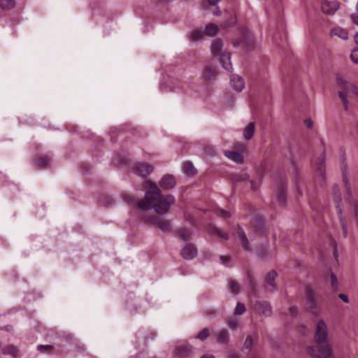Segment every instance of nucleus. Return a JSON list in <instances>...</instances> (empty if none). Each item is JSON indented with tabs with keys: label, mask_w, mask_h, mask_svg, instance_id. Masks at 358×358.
<instances>
[{
	"label": "nucleus",
	"mask_w": 358,
	"mask_h": 358,
	"mask_svg": "<svg viewBox=\"0 0 358 358\" xmlns=\"http://www.w3.org/2000/svg\"><path fill=\"white\" fill-rule=\"evenodd\" d=\"M235 103V100L233 97L229 99H226L224 101V104L226 105H228V106H233Z\"/></svg>",
	"instance_id": "obj_49"
},
{
	"label": "nucleus",
	"mask_w": 358,
	"mask_h": 358,
	"mask_svg": "<svg viewBox=\"0 0 358 358\" xmlns=\"http://www.w3.org/2000/svg\"><path fill=\"white\" fill-rule=\"evenodd\" d=\"M6 330L8 331H13V327L12 326H6L5 327Z\"/></svg>",
	"instance_id": "obj_57"
},
{
	"label": "nucleus",
	"mask_w": 358,
	"mask_h": 358,
	"mask_svg": "<svg viewBox=\"0 0 358 358\" xmlns=\"http://www.w3.org/2000/svg\"><path fill=\"white\" fill-rule=\"evenodd\" d=\"M217 341L220 343H228L229 341V334L226 329H222L219 331Z\"/></svg>",
	"instance_id": "obj_25"
},
{
	"label": "nucleus",
	"mask_w": 358,
	"mask_h": 358,
	"mask_svg": "<svg viewBox=\"0 0 358 358\" xmlns=\"http://www.w3.org/2000/svg\"><path fill=\"white\" fill-rule=\"evenodd\" d=\"M253 344L252 338L250 336H248L243 343V350H250Z\"/></svg>",
	"instance_id": "obj_39"
},
{
	"label": "nucleus",
	"mask_w": 358,
	"mask_h": 358,
	"mask_svg": "<svg viewBox=\"0 0 358 358\" xmlns=\"http://www.w3.org/2000/svg\"><path fill=\"white\" fill-rule=\"evenodd\" d=\"M151 222L164 232H168L171 230V224L169 220L159 217H153L151 219Z\"/></svg>",
	"instance_id": "obj_12"
},
{
	"label": "nucleus",
	"mask_w": 358,
	"mask_h": 358,
	"mask_svg": "<svg viewBox=\"0 0 358 358\" xmlns=\"http://www.w3.org/2000/svg\"><path fill=\"white\" fill-rule=\"evenodd\" d=\"M209 329L207 328H204L198 333V334L196 336V338H198L201 341H204L209 336Z\"/></svg>",
	"instance_id": "obj_33"
},
{
	"label": "nucleus",
	"mask_w": 358,
	"mask_h": 358,
	"mask_svg": "<svg viewBox=\"0 0 358 358\" xmlns=\"http://www.w3.org/2000/svg\"><path fill=\"white\" fill-rule=\"evenodd\" d=\"M347 192H348V194H350V189L348 187H347Z\"/></svg>",
	"instance_id": "obj_64"
},
{
	"label": "nucleus",
	"mask_w": 358,
	"mask_h": 358,
	"mask_svg": "<svg viewBox=\"0 0 358 358\" xmlns=\"http://www.w3.org/2000/svg\"><path fill=\"white\" fill-rule=\"evenodd\" d=\"M289 311L292 317H296L297 315L298 308L296 306H292L289 308Z\"/></svg>",
	"instance_id": "obj_46"
},
{
	"label": "nucleus",
	"mask_w": 358,
	"mask_h": 358,
	"mask_svg": "<svg viewBox=\"0 0 358 358\" xmlns=\"http://www.w3.org/2000/svg\"><path fill=\"white\" fill-rule=\"evenodd\" d=\"M236 149L239 150H244V145H237L236 146Z\"/></svg>",
	"instance_id": "obj_56"
},
{
	"label": "nucleus",
	"mask_w": 358,
	"mask_h": 358,
	"mask_svg": "<svg viewBox=\"0 0 358 358\" xmlns=\"http://www.w3.org/2000/svg\"><path fill=\"white\" fill-rule=\"evenodd\" d=\"M253 309L257 313L262 314L266 317H269L272 314L271 306L267 301H256L253 304Z\"/></svg>",
	"instance_id": "obj_7"
},
{
	"label": "nucleus",
	"mask_w": 358,
	"mask_h": 358,
	"mask_svg": "<svg viewBox=\"0 0 358 358\" xmlns=\"http://www.w3.org/2000/svg\"><path fill=\"white\" fill-rule=\"evenodd\" d=\"M338 298L341 299L344 303H348L349 302V299L347 295L344 294H339Z\"/></svg>",
	"instance_id": "obj_48"
},
{
	"label": "nucleus",
	"mask_w": 358,
	"mask_h": 358,
	"mask_svg": "<svg viewBox=\"0 0 358 358\" xmlns=\"http://www.w3.org/2000/svg\"><path fill=\"white\" fill-rule=\"evenodd\" d=\"M259 255H260V256H261L262 257H266V253L264 254V253H263L262 252H260Z\"/></svg>",
	"instance_id": "obj_62"
},
{
	"label": "nucleus",
	"mask_w": 358,
	"mask_h": 358,
	"mask_svg": "<svg viewBox=\"0 0 358 358\" xmlns=\"http://www.w3.org/2000/svg\"><path fill=\"white\" fill-rule=\"evenodd\" d=\"M124 200L134 206H138L143 210L153 208L160 215L166 213L170 206L174 203L173 196L163 195L159 188H155V192H147L145 199L141 201L136 200L129 195L124 196Z\"/></svg>",
	"instance_id": "obj_1"
},
{
	"label": "nucleus",
	"mask_w": 358,
	"mask_h": 358,
	"mask_svg": "<svg viewBox=\"0 0 358 358\" xmlns=\"http://www.w3.org/2000/svg\"><path fill=\"white\" fill-rule=\"evenodd\" d=\"M143 187L145 189H150L148 192H155V188H158L155 183L150 180H147L144 182Z\"/></svg>",
	"instance_id": "obj_36"
},
{
	"label": "nucleus",
	"mask_w": 358,
	"mask_h": 358,
	"mask_svg": "<svg viewBox=\"0 0 358 358\" xmlns=\"http://www.w3.org/2000/svg\"><path fill=\"white\" fill-rule=\"evenodd\" d=\"M348 30L339 26L333 27L330 31V36L332 38L336 37L344 41L348 39Z\"/></svg>",
	"instance_id": "obj_13"
},
{
	"label": "nucleus",
	"mask_w": 358,
	"mask_h": 358,
	"mask_svg": "<svg viewBox=\"0 0 358 358\" xmlns=\"http://www.w3.org/2000/svg\"><path fill=\"white\" fill-rule=\"evenodd\" d=\"M176 184L174 177L171 175L164 176L160 181V187L163 189H170L175 187Z\"/></svg>",
	"instance_id": "obj_15"
},
{
	"label": "nucleus",
	"mask_w": 358,
	"mask_h": 358,
	"mask_svg": "<svg viewBox=\"0 0 358 358\" xmlns=\"http://www.w3.org/2000/svg\"><path fill=\"white\" fill-rule=\"evenodd\" d=\"M184 170L186 173L193 176L196 173V170L191 162H187L184 164Z\"/></svg>",
	"instance_id": "obj_32"
},
{
	"label": "nucleus",
	"mask_w": 358,
	"mask_h": 358,
	"mask_svg": "<svg viewBox=\"0 0 358 358\" xmlns=\"http://www.w3.org/2000/svg\"><path fill=\"white\" fill-rule=\"evenodd\" d=\"M308 309L310 312L314 315L318 316L321 314V310L315 302L308 303Z\"/></svg>",
	"instance_id": "obj_31"
},
{
	"label": "nucleus",
	"mask_w": 358,
	"mask_h": 358,
	"mask_svg": "<svg viewBox=\"0 0 358 358\" xmlns=\"http://www.w3.org/2000/svg\"><path fill=\"white\" fill-rule=\"evenodd\" d=\"M334 201L336 205V211L338 215L340 224L343 230V236H348V224L345 216L343 213V208L341 205V194L337 185L333 187Z\"/></svg>",
	"instance_id": "obj_3"
},
{
	"label": "nucleus",
	"mask_w": 358,
	"mask_h": 358,
	"mask_svg": "<svg viewBox=\"0 0 358 358\" xmlns=\"http://www.w3.org/2000/svg\"><path fill=\"white\" fill-rule=\"evenodd\" d=\"M212 233L213 234H216L218 236L225 239V240H227L229 238V235L226 232H223L222 231H220L219 229L217 228H215L212 230Z\"/></svg>",
	"instance_id": "obj_41"
},
{
	"label": "nucleus",
	"mask_w": 358,
	"mask_h": 358,
	"mask_svg": "<svg viewBox=\"0 0 358 358\" xmlns=\"http://www.w3.org/2000/svg\"><path fill=\"white\" fill-rule=\"evenodd\" d=\"M203 36V33L201 29H195L191 33L190 39L192 41L196 42L201 40Z\"/></svg>",
	"instance_id": "obj_28"
},
{
	"label": "nucleus",
	"mask_w": 358,
	"mask_h": 358,
	"mask_svg": "<svg viewBox=\"0 0 358 358\" xmlns=\"http://www.w3.org/2000/svg\"><path fill=\"white\" fill-rule=\"evenodd\" d=\"M229 285H230V289H231L232 292L238 293L239 292V287H238V285L236 284V282L235 281L230 280L229 281Z\"/></svg>",
	"instance_id": "obj_44"
},
{
	"label": "nucleus",
	"mask_w": 358,
	"mask_h": 358,
	"mask_svg": "<svg viewBox=\"0 0 358 358\" xmlns=\"http://www.w3.org/2000/svg\"><path fill=\"white\" fill-rule=\"evenodd\" d=\"M355 41L358 45V34L355 35Z\"/></svg>",
	"instance_id": "obj_59"
},
{
	"label": "nucleus",
	"mask_w": 358,
	"mask_h": 358,
	"mask_svg": "<svg viewBox=\"0 0 358 358\" xmlns=\"http://www.w3.org/2000/svg\"><path fill=\"white\" fill-rule=\"evenodd\" d=\"M351 18L355 24L358 25V15L357 14H353L351 15Z\"/></svg>",
	"instance_id": "obj_51"
},
{
	"label": "nucleus",
	"mask_w": 358,
	"mask_h": 358,
	"mask_svg": "<svg viewBox=\"0 0 358 358\" xmlns=\"http://www.w3.org/2000/svg\"><path fill=\"white\" fill-rule=\"evenodd\" d=\"M180 255L184 259L190 260L197 255V249L194 245L189 243L182 248Z\"/></svg>",
	"instance_id": "obj_9"
},
{
	"label": "nucleus",
	"mask_w": 358,
	"mask_h": 358,
	"mask_svg": "<svg viewBox=\"0 0 358 358\" xmlns=\"http://www.w3.org/2000/svg\"><path fill=\"white\" fill-rule=\"evenodd\" d=\"M350 58L355 64H358V49H354L352 51Z\"/></svg>",
	"instance_id": "obj_43"
},
{
	"label": "nucleus",
	"mask_w": 358,
	"mask_h": 358,
	"mask_svg": "<svg viewBox=\"0 0 358 358\" xmlns=\"http://www.w3.org/2000/svg\"><path fill=\"white\" fill-rule=\"evenodd\" d=\"M336 85L343 90L339 92V97L343 101L345 110H348L347 94H352L358 97V87L346 81L343 77L337 76L336 79Z\"/></svg>",
	"instance_id": "obj_2"
},
{
	"label": "nucleus",
	"mask_w": 358,
	"mask_h": 358,
	"mask_svg": "<svg viewBox=\"0 0 358 358\" xmlns=\"http://www.w3.org/2000/svg\"><path fill=\"white\" fill-rule=\"evenodd\" d=\"M248 178H249L248 175L245 173L236 174V175L233 176V177H232V180H233L234 182H235V183H238L241 181L248 180Z\"/></svg>",
	"instance_id": "obj_30"
},
{
	"label": "nucleus",
	"mask_w": 358,
	"mask_h": 358,
	"mask_svg": "<svg viewBox=\"0 0 358 358\" xmlns=\"http://www.w3.org/2000/svg\"><path fill=\"white\" fill-rule=\"evenodd\" d=\"M219 60L222 63V66L227 71H231L232 69V64L231 62V54L227 52H223L220 56H219Z\"/></svg>",
	"instance_id": "obj_16"
},
{
	"label": "nucleus",
	"mask_w": 358,
	"mask_h": 358,
	"mask_svg": "<svg viewBox=\"0 0 358 358\" xmlns=\"http://www.w3.org/2000/svg\"><path fill=\"white\" fill-rule=\"evenodd\" d=\"M249 182L250 183V188L253 190L257 189L259 185V182H255L253 180H250Z\"/></svg>",
	"instance_id": "obj_47"
},
{
	"label": "nucleus",
	"mask_w": 358,
	"mask_h": 358,
	"mask_svg": "<svg viewBox=\"0 0 358 358\" xmlns=\"http://www.w3.org/2000/svg\"><path fill=\"white\" fill-rule=\"evenodd\" d=\"M305 292L307 303H315L316 301V295L314 290L310 286H306Z\"/></svg>",
	"instance_id": "obj_22"
},
{
	"label": "nucleus",
	"mask_w": 358,
	"mask_h": 358,
	"mask_svg": "<svg viewBox=\"0 0 358 358\" xmlns=\"http://www.w3.org/2000/svg\"><path fill=\"white\" fill-rule=\"evenodd\" d=\"M37 349L40 352H44V350H47L50 354H52L50 351L54 349V346L52 345H38Z\"/></svg>",
	"instance_id": "obj_38"
},
{
	"label": "nucleus",
	"mask_w": 358,
	"mask_h": 358,
	"mask_svg": "<svg viewBox=\"0 0 358 358\" xmlns=\"http://www.w3.org/2000/svg\"><path fill=\"white\" fill-rule=\"evenodd\" d=\"M245 307L243 303L238 302L234 309V314L241 315L245 312Z\"/></svg>",
	"instance_id": "obj_34"
},
{
	"label": "nucleus",
	"mask_w": 358,
	"mask_h": 358,
	"mask_svg": "<svg viewBox=\"0 0 358 358\" xmlns=\"http://www.w3.org/2000/svg\"><path fill=\"white\" fill-rule=\"evenodd\" d=\"M339 7V3L335 0H322L321 3L322 11L329 15H334Z\"/></svg>",
	"instance_id": "obj_6"
},
{
	"label": "nucleus",
	"mask_w": 358,
	"mask_h": 358,
	"mask_svg": "<svg viewBox=\"0 0 358 358\" xmlns=\"http://www.w3.org/2000/svg\"><path fill=\"white\" fill-rule=\"evenodd\" d=\"M330 278L331 288L334 290H336L338 289V284L336 275L334 273H331Z\"/></svg>",
	"instance_id": "obj_40"
},
{
	"label": "nucleus",
	"mask_w": 358,
	"mask_h": 358,
	"mask_svg": "<svg viewBox=\"0 0 358 358\" xmlns=\"http://www.w3.org/2000/svg\"><path fill=\"white\" fill-rule=\"evenodd\" d=\"M277 275V273L274 271H271L268 273L267 276L265 280V289L268 292H273L276 288V285L275 282V279Z\"/></svg>",
	"instance_id": "obj_14"
},
{
	"label": "nucleus",
	"mask_w": 358,
	"mask_h": 358,
	"mask_svg": "<svg viewBox=\"0 0 358 358\" xmlns=\"http://www.w3.org/2000/svg\"><path fill=\"white\" fill-rule=\"evenodd\" d=\"M17 351V348L13 345L7 346L3 350L4 354L11 355L13 356H16Z\"/></svg>",
	"instance_id": "obj_35"
},
{
	"label": "nucleus",
	"mask_w": 358,
	"mask_h": 358,
	"mask_svg": "<svg viewBox=\"0 0 358 358\" xmlns=\"http://www.w3.org/2000/svg\"><path fill=\"white\" fill-rule=\"evenodd\" d=\"M329 329L327 324L323 320H319L315 323L314 340L317 344H324L327 342Z\"/></svg>",
	"instance_id": "obj_5"
},
{
	"label": "nucleus",
	"mask_w": 358,
	"mask_h": 358,
	"mask_svg": "<svg viewBox=\"0 0 358 358\" xmlns=\"http://www.w3.org/2000/svg\"><path fill=\"white\" fill-rule=\"evenodd\" d=\"M220 13H221V11L220 10L219 8H218V7H216L215 10L213 12V14H214L215 15H217H217H220Z\"/></svg>",
	"instance_id": "obj_55"
},
{
	"label": "nucleus",
	"mask_w": 358,
	"mask_h": 358,
	"mask_svg": "<svg viewBox=\"0 0 358 358\" xmlns=\"http://www.w3.org/2000/svg\"><path fill=\"white\" fill-rule=\"evenodd\" d=\"M201 358H215V357L210 355H203Z\"/></svg>",
	"instance_id": "obj_58"
},
{
	"label": "nucleus",
	"mask_w": 358,
	"mask_h": 358,
	"mask_svg": "<svg viewBox=\"0 0 358 358\" xmlns=\"http://www.w3.org/2000/svg\"><path fill=\"white\" fill-rule=\"evenodd\" d=\"M228 325L231 329H235L237 327L238 322L234 317H232L228 322Z\"/></svg>",
	"instance_id": "obj_45"
},
{
	"label": "nucleus",
	"mask_w": 358,
	"mask_h": 358,
	"mask_svg": "<svg viewBox=\"0 0 358 358\" xmlns=\"http://www.w3.org/2000/svg\"><path fill=\"white\" fill-rule=\"evenodd\" d=\"M304 123L306 124V126L308 127V128H312L313 127V122L310 120V119H307L304 121Z\"/></svg>",
	"instance_id": "obj_50"
},
{
	"label": "nucleus",
	"mask_w": 358,
	"mask_h": 358,
	"mask_svg": "<svg viewBox=\"0 0 358 358\" xmlns=\"http://www.w3.org/2000/svg\"><path fill=\"white\" fill-rule=\"evenodd\" d=\"M307 353L313 358H331L333 355L330 345L317 344L307 348Z\"/></svg>",
	"instance_id": "obj_4"
},
{
	"label": "nucleus",
	"mask_w": 358,
	"mask_h": 358,
	"mask_svg": "<svg viewBox=\"0 0 358 358\" xmlns=\"http://www.w3.org/2000/svg\"><path fill=\"white\" fill-rule=\"evenodd\" d=\"M224 155L229 159L238 164H242L244 161L243 156L236 151L227 150L224 151Z\"/></svg>",
	"instance_id": "obj_19"
},
{
	"label": "nucleus",
	"mask_w": 358,
	"mask_h": 358,
	"mask_svg": "<svg viewBox=\"0 0 358 358\" xmlns=\"http://www.w3.org/2000/svg\"><path fill=\"white\" fill-rule=\"evenodd\" d=\"M178 234L184 240L189 238L191 236L190 232L185 229H180L178 231Z\"/></svg>",
	"instance_id": "obj_42"
},
{
	"label": "nucleus",
	"mask_w": 358,
	"mask_h": 358,
	"mask_svg": "<svg viewBox=\"0 0 358 358\" xmlns=\"http://www.w3.org/2000/svg\"><path fill=\"white\" fill-rule=\"evenodd\" d=\"M297 190H298V192L299 194H302V193L301 192L299 187L298 186H297Z\"/></svg>",
	"instance_id": "obj_63"
},
{
	"label": "nucleus",
	"mask_w": 358,
	"mask_h": 358,
	"mask_svg": "<svg viewBox=\"0 0 358 358\" xmlns=\"http://www.w3.org/2000/svg\"><path fill=\"white\" fill-rule=\"evenodd\" d=\"M343 181L347 185L348 183V180H347V178L345 175H343Z\"/></svg>",
	"instance_id": "obj_61"
},
{
	"label": "nucleus",
	"mask_w": 358,
	"mask_h": 358,
	"mask_svg": "<svg viewBox=\"0 0 358 358\" xmlns=\"http://www.w3.org/2000/svg\"><path fill=\"white\" fill-rule=\"evenodd\" d=\"M324 162L322 159L317 166V173L320 180V185H322L324 182Z\"/></svg>",
	"instance_id": "obj_24"
},
{
	"label": "nucleus",
	"mask_w": 358,
	"mask_h": 358,
	"mask_svg": "<svg viewBox=\"0 0 358 358\" xmlns=\"http://www.w3.org/2000/svg\"><path fill=\"white\" fill-rule=\"evenodd\" d=\"M228 358H240L239 356L234 352H229L228 355Z\"/></svg>",
	"instance_id": "obj_54"
},
{
	"label": "nucleus",
	"mask_w": 358,
	"mask_h": 358,
	"mask_svg": "<svg viewBox=\"0 0 358 358\" xmlns=\"http://www.w3.org/2000/svg\"><path fill=\"white\" fill-rule=\"evenodd\" d=\"M355 214L357 215L358 214V206L356 205L355 206Z\"/></svg>",
	"instance_id": "obj_60"
},
{
	"label": "nucleus",
	"mask_w": 358,
	"mask_h": 358,
	"mask_svg": "<svg viewBox=\"0 0 358 358\" xmlns=\"http://www.w3.org/2000/svg\"><path fill=\"white\" fill-rule=\"evenodd\" d=\"M220 260L223 264L227 265V262L229 261V258L227 256H220Z\"/></svg>",
	"instance_id": "obj_52"
},
{
	"label": "nucleus",
	"mask_w": 358,
	"mask_h": 358,
	"mask_svg": "<svg viewBox=\"0 0 358 358\" xmlns=\"http://www.w3.org/2000/svg\"><path fill=\"white\" fill-rule=\"evenodd\" d=\"M15 6V1L13 0H0V7L3 9H10Z\"/></svg>",
	"instance_id": "obj_29"
},
{
	"label": "nucleus",
	"mask_w": 358,
	"mask_h": 358,
	"mask_svg": "<svg viewBox=\"0 0 358 358\" xmlns=\"http://www.w3.org/2000/svg\"><path fill=\"white\" fill-rule=\"evenodd\" d=\"M230 85L236 92H241L245 88V81L242 77L233 75L230 78Z\"/></svg>",
	"instance_id": "obj_10"
},
{
	"label": "nucleus",
	"mask_w": 358,
	"mask_h": 358,
	"mask_svg": "<svg viewBox=\"0 0 358 358\" xmlns=\"http://www.w3.org/2000/svg\"><path fill=\"white\" fill-rule=\"evenodd\" d=\"M277 200L279 206H284L286 203V194H285V188L284 185H282L278 190L277 194Z\"/></svg>",
	"instance_id": "obj_21"
},
{
	"label": "nucleus",
	"mask_w": 358,
	"mask_h": 358,
	"mask_svg": "<svg viewBox=\"0 0 358 358\" xmlns=\"http://www.w3.org/2000/svg\"><path fill=\"white\" fill-rule=\"evenodd\" d=\"M51 159L47 156L42 157L36 159V163L41 168H45L49 166Z\"/></svg>",
	"instance_id": "obj_27"
},
{
	"label": "nucleus",
	"mask_w": 358,
	"mask_h": 358,
	"mask_svg": "<svg viewBox=\"0 0 358 358\" xmlns=\"http://www.w3.org/2000/svg\"><path fill=\"white\" fill-rule=\"evenodd\" d=\"M192 349L189 343H182L175 347L173 353L178 357H186L192 354Z\"/></svg>",
	"instance_id": "obj_8"
},
{
	"label": "nucleus",
	"mask_w": 358,
	"mask_h": 358,
	"mask_svg": "<svg viewBox=\"0 0 358 358\" xmlns=\"http://www.w3.org/2000/svg\"><path fill=\"white\" fill-rule=\"evenodd\" d=\"M153 166L146 163H139L135 166V172L141 177H147L152 171Z\"/></svg>",
	"instance_id": "obj_11"
},
{
	"label": "nucleus",
	"mask_w": 358,
	"mask_h": 358,
	"mask_svg": "<svg viewBox=\"0 0 358 358\" xmlns=\"http://www.w3.org/2000/svg\"><path fill=\"white\" fill-rule=\"evenodd\" d=\"M218 31V27L216 24L210 23L207 24L205 27V34L208 36H215Z\"/></svg>",
	"instance_id": "obj_26"
},
{
	"label": "nucleus",
	"mask_w": 358,
	"mask_h": 358,
	"mask_svg": "<svg viewBox=\"0 0 358 358\" xmlns=\"http://www.w3.org/2000/svg\"><path fill=\"white\" fill-rule=\"evenodd\" d=\"M223 50V43L220 39H215L211 44V52L215 56H220L224 52Z\"/></svg>",
	"instance_id": "obj_18"
},
{
	"label": "nucleus",
	"mask_w": 358,
	"mask_h": 358,
	"mask_svg": "<svg viewBox=\"0 0 358 358\" xmlns=\"http://www.w3.org/2000/svg\"><path fill=\"white\" fill-rule=\"evenodd\" d=\"M254 131H255V124H254V122H250L244 129V131H243L244 138L246 140H250V138H252V137L253 136V134H254Z\"/></svg>",
	"instance_id": "obj_23"
},
{
	"label": "nucleus",
	"mask_w": 358,
	"mask_h": 358,
	"mask_svg": "<svg viewBox=\"0 0 358 358\" xmlns=\"http://www.w3.org/2000/svg\"><path fill=\"white\" fill-rule=\"evenodd\" d=\"M215 213L217 215L224 219H227L231 217V213L229 212L222 208H217Z\"/></svg>",
	"instance_id": "obj_37"
},
{
	"label": "nucleus",
	"mask_w": 358,
	"mask_h": 358,
	"mask_svg": "<svg viewBox=\"0 0 358 358\" xmlns=\"http://www.w3.org/2000/svg\"><path fill=\"white\" fill-rule=\"evenodd\" d=\"M216 76L217 71L215 68L210 64L206 65L202 73L203 78L206 80H212L215 79Z\"/></svg>",
	"instance_id": "obj_17"
},
{
	"label": "nucleus",
	"mask_w": 358,
	"mask_h": 358,
	"mask_svg": "<svg viewBox=\"0 0 358 358\" xmlns=\"http://www.w3.org/2000/svg\"><path fill=\"white\" fill-rule=\"evenodd\" d=\"M208 3L206 6V8H208V7L210 5H216L220 0H208Z\"/></svg>",
	"instance_id": "obj_53"
},
{
	"label": "nucleus",
	"mask_w": 358,
	"mask_h": 358,
	"mask_svg": "<svg viewBox=\"0 0 358 358\" xmlns=\"http://www.w3.org/2000/svg\"><path fill=\"white\" fill-rule=\"evenodd\" d=\"M237 234L238 235L239 238L241 241L242 245L244 248V249L246 250H250V248L249 246V242L243 229L241 227H238L237 230Z\"/></svg>",
	"instance_id": "obj_20"
}]
</instances>
